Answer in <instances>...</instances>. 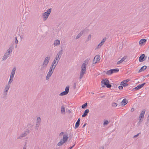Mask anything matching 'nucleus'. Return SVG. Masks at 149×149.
Instances as JSON below:
<instances>
[{
	"instance_id": "obj_32",
	"label": "nucleus",
	"mask_w": 149,
	"mask_h": 149,
	"mask_svg": "<svg viewBox=\"0 0 149 149\" xmlns=\"http://www.w3.org/2000/svg\"><path fill=\"white\" fill-rule=\"evenodd\" d=\"M145 84L146 83H144L141 85H139L138 86V88L139 89L142 88Z\"/></svg>"
},
{
	"instance_id": "obj_10",
	"label": "nucleus",
	"mask_w": 149,
	"mask_h": 149,
	"mask_svg": "<svg viewBox=\"0 0 149 149\" xmlns=\"http://www.w3.org/2000/svg\"><path fill=\"white\" fill-rule=\"evenodd\" d=\"M50 59V57L49 56H47L46 57L44 61H43L42 64L45 65L47 66V65Z\"/></svg>"
},
{
	"instance_id": "obj_9",
	"label": "nucleus",
	"mask_w": 149,
	"mask_h": 149,
	"mask_svg": "<svg viewBox=\"0 0 149 149\" xmlns=\"http://www.w3.org/2000/svg\"><path fill=\"white\" fill-rule=\"evenodd\" d=\"M41 119L39 117H37L36 120V129L37 130H38L39 127L40 125L41 122Z\"/></svg>"
},
{
	"instance_id": "obj_23",
	"label": "nucleus",
	"mask_w": 149,
	"mask_h": 149,
	"mask_svg": "<svg viewBox=\"0 0 149 149\" xmlns=\"http://www.w3.org/2000/svg\"><path fill=\"white\" fill-rule=\"evenodd\" d=\"M96 59V61L98 62H99L100 59V56L99 55H96V56L94 58V60H95V59Z\"/></svg>"
},
{
	"instance_id": "obj_17",
	"label": "nucleus",
	"mask_w": 149,
	"mask_h": 149,
	"mask_svg": "<svg viewBox=\"0 0 149 149\" xmlns=\"http://www.w3.org/2000/svg\"><path fill=\"white\" fill-rule=\"evenodd\" d=\"M89 109H87L85 111L84 113L82 115V117H84L85 116H86L87 115L88 113H89Z\"/></svg>"
},
{
	"instance_id": "obj_43",
	"label": "nucleus",
	"mask_w": 149,
	"mask_h": 149,
	"mask_svg": "<svg viewBox=\"0 0 149 149\" xmlns=\"http://www.w3.org/2000/svg\"><path fill=\"white\" fill-rule=\"evenodd\" d=\"M106 38H104L103 40H102L101 42H102L103 43H104V42L106 41Z\"/></svg>"
},
{
	"instance_id": "obj_12",
	"label": "nucleus",
	"mask_w": 149,
	"mask_h": 149,
	"mask_svg": "<svg viewBox=\"0 0 149 149\" xmlns=\"http://www.w3.org/2000/svg\"><path fill=\"white\" fill-rule=\"evenodd\" d=\"M28 128L27 129V131H30L31 130H32L33 129V125L31 124H28L27 125Z\"/></svg>"
},
{
	"instance_id": "obj_51",
	"label": "nucleus",
	"mask_w": 149,
	"mask_h": 149,
	"mask_svg": "<svg viewBox=\"0 0 149 149\" xmlns=\"http://www.w3.org/2000/svg\"><path fill=\"white\" fill-rule=\"evenodd\" d=\"M75 144H74V145H73L72 146H70L69 148L68 149H72V148L75 145Z\"/></svg>"
},
{
	"instance_id": "obj_46",
	"label": "nucleus",
	"mask_w": 149,
	"mask_h": 149,
	"mask_svg": "<svg viewBox=\"0 0 149 149\" xmlns=\"http://www.w3.org/2000/svg\"><path fill=\"white\" fill-rule=\"evenodd\" d=\"M50 77V76H48V75H47L46 77V80H48L49 79V77Z\"/></svg>"
},
{
	"instance_id": "obj_11",
	"label": "nucleus",
	"mask_w": 149,
	"mask_h": 149,
	"mask_svg": "<svg viewBox=\"0 0 149 149\" xmlns=\"http://www.w3.org/2000/svg\"><path fill=\"white\" fill-rule=\"evenodd\" d=\"M16 69V68L15 66L13 68L10 73V77L13 78H14V77Z\"/></svg>"
},
{
	"instance_id": "obj_55",
	"label": "nucleus",
	"mask_w": 149,
	"mask_h": 149,
	"mask_svg": "<svg viewBox=\"0 0 149 149\" xmlns=\"http://www.w3.org/2000/svg\"><path fill=\"white\" fill-rule=\"evenodd\" d=\"M80 119L79 118L78 119V120H77V122H79L80 123Z\"/></svg>"
},
{
	"instance_id": "obj_40",
	"label": "nucleus",
	"mask_w": 149,
	"mask_h": 149,
	"mask_svg": "<svg viewBox=\"0 0 149 149\" xmlns=\"http://www.w3.org/2000/svg\"><path fill=\"white\" fill-rule=\"evenodd\" d=\"M109 123V122L107 120H106L104 122V125H107Z\"/></svg>"
},
{
	"instance_id": "obj_25",
	"label": "nucleus",
	"mask_w": 149,
	"mask_h": 149,
	"mask_svg": "<svg viewBox=\"0 0 149 149\" xmlns=\"http://www.w3.org/2000/svg\"><path fill=\"white\" fill-rule=\"evenodd\" d=\"M47 66L45 65H44L42 64L41 65V67L40 68V70H45L46 69Z\"/></svg>"
},
{
	"instance_id": "obj_50",
	"label": "nucleus",
	"mask_w": 149,
	"mask_h": 149,
	"mask_svg": "<svg viewBox=\"0 0 149 149\" xmlns=\"http://www.w3.org/2000/svg\"><path fill=\"white\" fill-rule=\"evenodd\" d=\"M64 133L63 132H61L59 134V136H62L64 134Z\"/></svg>"
},
{
	"instance_id": "obj_53",
	"label": "nucleus",
	"mask_w": 149,
	"mask_h": 149,
	"mask_svg": "<svg viewBox=\"0 0 149 149\" xmlns=\"http://www.w3.org/2000/svg\"><path fill=\"white\" fill-rule=\"evenodd\" d=\"M49 72H52L53 73V72H54V70H52L50 69L49 70Z\"/></svg>"
},
{
	"instance_id": "obj_42",
	"label": "nucleus",
	"mask_w": 149,
	"mask_h": 149,
	"mask_svg": "<svg viewBox=\"0 0 149 149\" xmlns=\"http://www.w3.org/2000/svg\"><path fill=\"white\" fill-rule=\"evenodd\" d=\"M52 72H50L49 71L47 75H48V76H50L51 77L52 75Z\"/></svg>"
},
{
	"instance_id": "obj_1",
	"label": "nucleus",
	"mask_w": 149,
	"mask_h": 149,
	"mask_svg": "<svg viewBox=\"0 0 149 149\" xmlns=\"http://www.w3.org/2000/svg\"><path fill=\"white\" fill-rule=\"evenodd\" d=\"M87 64V63L86 61H84L81 65V70L80 73L79 79H82L83 77L84 74L86 73V66Z\"/></svg>"
},
{
	"instance_id": "obj_45",
	"label": "nucleus",
	"mask_w": 149,
	"mask_h": 149,
	"mask_svg": "<svg viewBox=\"0 0 149 149\" xmlns=\"http://www.w3.org/2000/svg\"><path fill=\"white\" fill-rule=\"evenodd\" d=\"M140 134V133H139L138 134H137L136 135H134V138H135L136 137H137Z\"/></svg>"
},
{
	"instance_id": "obj_34",
	"label": "nucleus",
	"mask_w": 149,
	"mask_h": 149,
	"mask_svg": "<svg viewBox=\"0 0 149 149\" xmlns=\"http://www.w3.org/2000/svg\"><path fill=\"white\" fill-rule=\"evenodd\" d=\"M104 43H103L102 42H100L97 46L96 49H98L100 48L101 46Z\"/></svg>"
},
{
	"instance_id": "obj_48",
	"label": "nucleus",
	"mask_w": 149,
	"mask_h": 149,
	"mask_svg": "<svg viewBox=\"0 0 149 149\" xmlns=\"http://www.w3.org/2000/svg\"><path fill=\"white\" fill-rule=\"evenodd\" d=\"M98 62L96 61H95V60H94V59H93V64H96Z\"/></svg>"
},
{
	"instance_id": "obj_8",
	"label": "nucleus",
	"mask_w": 149,
	"mask_h": 149,
	"mask_svg": "<svg viewBox=\"0 0 149 149\" xmlns=\"http://www.w3.org/2000/svg\"><path fill=\"white\" fill-rule=\"evenodd\" d=\"M69 86H67L65 88V91L61 92L60 93L59 95L60 96H63L67 95L69 92Z\"/></svg>"
},
{
	"instance_id": "obj_57",
	"label": "nucleus",
	"mask_w": 149,
	"mask_h": 149,
	"mask_svg": "<svg viewBox=\"0 0 149 149\" xmlns=\"http://www.w3.org/2000/svg\"><path fill=\"white\" fill-rule=\"evenodd\" d=\"M86 123H85L84 124V125H83V126L82 127L83 128L86 125Z\"/></svg>"
},
{
	"instance_id": "obj_26",
	"label": "nucleus",
	"mask_w": 149,
	"mask_h": 149,
	"mask_svg": "<svg viewBox=\"0 0 149 149\" xmlns=\"http://www.w3.org/2000/svg\"><path fill=\"white\" fill-rule=\"evenodd\" d=\"M125 59L126 58L124 57L122 58L120 61H118L117 62V64H118L122 63L123 62L125 61Z\"/></svg>"
},
{
	"instance_id": "obj_24",
	"label": "nucleus",
	"mask_w": 149,
	"mask_h": 149,
	"mask_svg": "<svg viewBox=\"0 0 149 149\" xmlns=\"http://www.w3.org/2000/svg\"><path fill=\"white\" fill-rule=\"evenodd\" d=\"M58 62L57 61L54 59V61L52 62V65L56 66V65H57Z\"/></svg>"
},
{
	"instance_id": "obj_19",
	"label": "nucleus",
	"mask_w": 149,
	"mask_h": 149,
	"mask_svg": "<svg viewBox=\"0 0 149 149\" xmlns=\"http://www.w3.org/2000/svg\"><path fill=\"white\" fill-rule=\"evenodd\" d=\"M128 101L127 100L124 99L121 102V104L123 106H125V105L127 103Z\"/></svg>"
},
{
	"instance_id": "obj_16",
	"label": "nucleus",
	"mask_w": 149,
	"mask_h": 149,
	"mask_svg": "<svg viewBox=\"0 0 149 149\" xmlns=\"http://www.w3.org/2000/svg\"><path fill=\"white\" fill-rule=\"evenodd\" d=\"M145 56V55L144 54H142L141 55L139 58V62H142L144 61L143 59L144 58Z\"/></svg>"
},
{
	"instance_id": "obj_27",
	"label": "nucleus",
	"mask_w": 149,
	"mask_h": 149,
	"mask_svg": "<svg viewBox=\"0 0 149 149\" xmlns=\"http://www.w3.org/2000/svg\"><path fill=\"white\" fill-rule=\"evenodd\" d=\"M65 143V142H64L63 141L61 140L60 141H59V142L58 143L57 145L58 146H62Z\"/></svg>"
},
{
	"instance_id": "obj_49",
	"label": "nucleus",
	"mask_w": 149,
	"mask_h": 149,
	"mask_svg": "<svg viewBox=\"0 0 149 149\" xmlns=\"http://www.w3.org/2000/svg\"><path fill=\"white\" fill-rule=\"evenodd\" d=\"M138 86H137L136 87H135L133 88L134 90V89H135L136 90H139V89L138 88Z\"/></svg>"
},
{
	"instance_id": "obj_4",
	"label": "nucleus",
	"mask_w": 149,
	"mask_h": 149,
	"mask_svg": "<svg viewBox=\"0 0 149 149\" xmlns=\"http://www.w3.org/2000/svg\"><path fill=\"white\" fill-rule=\"evenodd\" d=\"M52 9L49 8L48 9L47 11L44 13L42 15V18L45 21L47 19L51 12Z\"/></svg>"
},
{
	"instance_id": "obj_36",
	"label": "nucleus",
	"mask_w": 149,
	"mask_h": 149,
	"mask_svg": "<svg viewBox=\"0 0 149 149\" xmlns=\"http://www.w3.org/2000/svg\"><path fill=\"white\" fill-rule=\"evenodd\" d=\"M87 106V103H86L84 104L81 107L82 109H85L86 107Z\"/></svg>"
},
{
	"instance_id": "obj_39",
	"label": "nucleus",
	"mask_w": 149,
	"mask_h": 149,
	"mask_svg": "<svg viewBox=\"0 0 149 149\" xmlns=\"http://www.w3.org/2000/svg\"><path fill=\"white\" fill-rule=\"evenodd\" d=\"M117 105V104L115 103V102H113L112 103V106L114 107H116Z\"/></svg>"
},
{
	"instance_id": "obj_22",
	"label": "nucleus",
	"mask_w": 149,
	"mask_h": 149,
	"mask_svg": "<svg viewBox=\"0 0 149 149\" xmlns=\"http://www.w3.org/2000/svg\"><path fill=\"white\" fill-rule=\"evenodd\" d=\"M113 72H112V69H110L109 70H108L106 72V74L109 75H111L113 73Z\"/></svg>"
},
{
	"instance_id": "obj_18",
	"label": "nucleus",
	"mask_w": 149,
	"mask_h": 149,
	"mask_svg": "<svg viewBox=\"0 0 149 149\" xmlns=\"http://www.w3.org/2000/svg\"><path fill=\"white\" fill-rule=\"evenodd\" d=\"M61 113L62 114H65V108L64 105H62L61 107Z\"/></svg>"
},
{
	"instance_id": "obj_6",
	"label": "nucleus",
	"mask_w": 149,
	"mask_h": 149,
	"mask_svg": "<svg viewBox=\"0 0 149 149\" xmlns=\"http://www.w3.org/2000/svg\"><path fill=\"white\" fill-rule=\"evenodd\" d=\"M145 111L146 110L145 109H143L142 110L139 118V123H141L143 120Z\"/></svg>"
},
{
	"instance_id": "obj_37",
	"label": "nucleus",
	"mask_w": 149,
	"mask_h": 149,
	"mask_svg": "<svg viewBox=\"0 0 149 149\" xmlns=\"http://www.w3.org/2000/svg\"><path fill=\"white\" fill-rule=\"evenodd\" d=\"M79 124H80V123L79 122H76L75 125V128H77L79 127Z\"/></svg>"
},
{
	"instance_id": "obj_15",
	"label": "nucleus",
	"mask_w": 149,
	"mask_h": 149,
	"mask_svg": "<svg viewBox=\"0 0 149 149\" xmlns=\"http://www.w3.org/2000/svg\"><path fill=\"white\" fill-rule=\"evenodd\" d=\"M68 138L67 134H64L63 135V139H62L61 140L65 142L68 140Z\"/></svg>"
},
{
	"instance_id": "obj_2",
	"label": "nucleus",
	"mask_w": 149,
	"mask_h": 149,
	"mask_svg": "<svg viewBox=\"0 0 149 149\" xmlns=\"http://www.w3.org/2000/svg\"><path fill=\"white\" fill-rule=\"evenodd\" d=\"M13 47L12 46H10L7 50L6 52L5 53L4 56L2 57L3 61H5L9 57L10 54H11Z\"/></svg>"
},
{
	"instance_id": "obj_5",
	"label": "nucleus",
	"mask_w": 149,
	"mask_h": 149,
	"mask_svg": "<svg viewBox=\"0 0 149 149\" xmlns=\"http://www.w3.org/2000/svg\"><path fill=\"white\" fill-rule=\"evenodd\" d=\"M10 87V86L9 84L6 85L4 88L3 93V97H6L7 96L8 94V91Z\"/></svg>"
},
{
	"instance_id": "obj_14",
	"label": "nucleus",
	"mask_w": 149,
	"mask_h": 149,
	"mask_svg": "<svg viewBox=\"0 0 149 149\" xmlns=\"http://www.w3.org/2000/svg\"><path fill=\"white\" fill-rule=\"evenodd\" d=\"M84 30H82L80 31V32L77 35V36L75 38L76 39H77L79 38L83 34V33L84 32Z\"/></svg>"
},
{
	"instance_id": "obj_54",
	"label": "nucleus",
	"mask_w": 149,
	"mask_h": 149,
	"mask_svg": "<svg viewBox=\"0 0 149 149\" xmlns=\"http://www.w3.org/2000/svg\"><path fill=\"white\" fill-rule=\"evenodd\" d=\"M134 108H132L131 109V111L132 112H133V111H134Z\"/></svg>"
},
{
	"instance_id": "obj_58",
	"label": "nucleus",
	"mask_w": 149,
	"mask_h": 149,
	"mask_svg": "<svg viewBox=\"0 0 149 149\" xmlns=\"http://www.w3.org/2000/svg\"><path fill=\"white\" fill-rule=\"evenodd\" d=\"M17 46V45H16L15 46V47H16Z\"/></svg>"
},
{
	"instance_id": "obj_7",
	"label": "nucleus",
	"mask_w": 149,
	"mask_h": 149,
	"mask_svg": "<svg viewBox=\"0 0 149 149\" xmlns=\"http://www.w3.org/2000/svg\"><path fill=\"white\" fill-rule=\"evenodd\" d=\"M62 54L63 50L61 49V50L57 53V55L54 59L57 61L58 62H59Z\"/></svg>"
},
{
	"instance_id": "obj_56",
	"label": "nucleus",
	"mask_w": 149,
	"mask_h": 149,
	"mask_svg": "<svg viewBox=\"0 0 149 149\" xmlns=\"http://www.w3.org/2000/svg\"><path fill=\"white\" fill-rule=\"evenodd\" d=\"M104 149V147L103 146H101V147H100V149Z\"/></svg>"
},
{
	"instance_id": "obj_20",
	"label": "nucleus",
	"mask_w": 149,
	"mask_h": 149,
	"mask_svg": "<svg viewBox=\"0 0 149 149\" xmlns=\"http://www.w3.org/2000/svg\"><path fill=\"white\" fill-rule=\"evenodd\" d=\"M146 39H141L139 41V44L140 45H143L146 43Z\"/></svg>"
},
{
	"instance_id": "obj_44",
	"label": "nucleus",
	"mask_w": 149,
	"mask_h": 149,
	"mask_svg": "<svg viewBox=\"0 0 149 149\" xmlns=\"http://www.w3.org/2000/svg\"><path fill=\"white\" fill-rule=\"evenodd\" d=\"M123 86H119L118 87V88L120 90L123 89Z\"/></svg>"
},
{
	"instance_id": "obj_47",
	"label": "nucleus",
	"mask_w": 149,
	"mask_h": 149,
	"mask_svg": "<svg viewBox=\"0 0 149 149\" xmlns=\"http://www.w3.org/2000/svg\"><path fill=\"white\" fill-rule=\"evenodd\" d=\"M130 81V80L129 79H127L126 80H124L123 81H124V82H125V83H127L128 82Z\"/></svg>"
},
{
	"instance_id": "obj_3",
	"label": "nucleus",
	"mask_w": 149,
	"mask_h": 149,
	"mask_svg": "<svg viewBox=\"0 0 149 149\" xmlns=\"http://www.w3.org/2000/svg\"><path fill=\"white\" fill-rule=\"evenodd\" d=\"M109 81L107 79H103L101 81L102 86H104L105 85L107 88H110L111 87V85L109 84Z\"/></svg>"
},
{
	"instance_id": "obj_29",
	"label": "nucleus",
	"mask_w": 149,
	"mask_h": 149,
	"mask_svg": "<svg viewBox=\"0 0 149 149\" xmlns=\"http://www.w3.org/2000/svg\"><path fill=\"white\" fill-rule=\"evenodd\" d=\"M91 34H89L88 37L87 39L86 40V42H87L89 40H91Z\"/></svg>"
},
{
	"instance_id": "obj_35",
	"label": "nucleus",
	"mask_w": 149,
	"mask_h": 149,
	"mask_svg": "<svg viewBox=\"0 0 149 149\" xmlns=\"http://www.w3.org/2000/svg\"><path fill=\"white\" fill-rule=\"evenodd\" d=\"M13 78H10V79L9 81H8V84H9L10 85V84H11L12 82L13 81Z\"/></svg>"
},
{
	"instance_id": "obj_28",
	"label": "nucleus",
	"mask_w": 149,
	"mask_h": 149,
	"mask_svg": "<svg viewBox=\"0 0 149 149\" xmlns=\"http://www.w3.org/2000/svg\"><path fill=\"white\" fill-rule=\"evenodd\" d=\"M29 133V131L27 130L25 131L24 132L22 133L24 137L28 134Z\"/></svg>"
},
{
	"instance_id": "obj_38",
	"label": "nucleus",
	"mask_w": 149,
	"mask_h": 149,
	"mask_svg": "<svg viewBox=\"0 0 149 149\" xmlns=\"http://www.w3.org/2000/svg\"><path fill=\"white\" fill-rule=\"evenodd\" d=\"M56 66L54 65H52L50 67V69L54 71V69L56 67Z\"/></svg>"
},
{
	"instance_id": "obj_52",
	"label": "nucleus",
	"mask_w": 149,
	"mask_h": 149,
	"mask_svg": "<svg viewBox=\"0 0 149 149\" xmlns=\"http://www.w3.org/2000/svg\"><path fill=\"white\" fill-rule=\"evenodd\" d=\"M26 143L25 144V145L24 146V147L23 148V149H26Z\"/></svg>"
},
{
	"instance_id": "obj_30",
	"label": "nucleus",
	"mask_w": 149,
	"mask_h": 149,
	"mask_svg": "<svg viewBox=\"0 0 149 149\" xmlns=\"http://www.w3.org/2000/svg\"><path fill=\"white\" fill-rule=\"evenodd\" d=\"M112 72H113V73H117L119 71V70L118 68H116L112 69Z\"/></svg>"
},
{
	"instance_id": "obj_59",
	"label": "nucleus",
	"mask_w": 149,
	"mask_h": 149,
	"mask_svg": "<svg viewBox=\"0 0 149 149\" xmlns=\"http://www.w3.org/2000/svg\"><path fill=\"white\" fill-rule=\"evenodd\" d=\"M146 124H147V123H146Z\"/></svg>"
},
{
	"instance_id": "obj_31",
	"label": "nucleus",
	"mask_w": 149,
	"mask_h": 149,
	"mask_svg": "<svg viewBox=\"0 0 149 149\" xmlns=\"http://www.w3.org/2000/svg\"><path fill=\"white\" fill-rule=\"evenodd\" d=\"M121 85L123 86L124 87H126L128 85V84L124 81H123L121 82Z\"/></svg>"
},
{
	"instance_id": "obj_41",
	"label": "nucleus",
	"mask_w": 149,
	"mask_h": 149,
	"mask_svg": "<svg viewBox=\"0 0 149 149\" xmlns=\"http://www.w3.org/2000/svg\"><path fill=\"white\" fill-rule=\"evenodd\" d=\"M18 41L17 40V37L16 36L15 37V43H16L17 44L18 43Z\"/></svg>"
},
{
	"instance_id": "obj_13",
	"label": "nucleus",
	"mask_w": 149,
	"mask_h": 149,
	"mask_svg": "<svg viewBox=\"0 0 149 149\" xmlns=\"http://www.w3.org/2000/svg\"><path fill=\"white\" fill-rule=\"evenodd\" d=\"M60 44V41L59 40H54V47L59 45Z\"/></svg>"
},
{
	"instance_id": "obj_33",
	"label": "nucleus",
	"mask_w": 149,
	"mask_h": 149,
	"mask_svg": "<svg viewBox=\"0 0 149 149\" xmlns=\"http://www.w3.org/2000/svg\"><path fill=\"white\" fill-rule=\"evenodd\" d=\"M24 136L23 134L22 133L19 136H18L17 138V139H22V137H24Z\"/></svg>"
},
{
	"instance_id": "obj_21",
	"label": "nucleus",
	"mask_w": 149,
	"mask_h": 149,
	"mask_svg": "<svg viewBox=\"0 0 149 149\" xmlns=\"http://www.w3.org/2000/svg\"><path fill=\"white\" fill-rule=\"evenodd\" d=\"M146 68L147 67L146 65H144L139 70V72H142L143 71H144V70L146 69Z\"/></svg>"
}]
</instances>
